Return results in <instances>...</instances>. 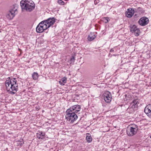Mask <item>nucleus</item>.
Returning a JSON list of instances; mask_svg holds the SVG:
<instances>
[{
  "instance_id": "obj_1",
  "label": "nucleus",
  "mask_w": 151,
  "mask_h": 151,
  "mask_svg": "<svg viewBox=\"0 0 151 151\" xmlns=\"http://www.w3.org/2000/svg\"><path fill=\"white\" fill-rule=\"evenodd\" d=\"M6 86L7 89L9 88L8 91L12 94H15L18 91V84L15 78H12L9 77L5 81Z\"/></svg>"
},
{
  "instance_id": "obj_2",
  "label": "nucleus",
  "mask_w": 151,
  "mask_h": 151,
  "mask_svg": "<svg viewBox=\"0 0 151 151\" xmlns=\"http://www.w3.org/2000/svg\"><path fill=\"white\" fill-rule=\"evenodd\" d=\"M20 5L22 10H25L28 12L32 11L35 8V4L31 0H22Z\"/></svg>"
},
{
  "instance_id": "obj_3",
  "label": "nucleus",
  "mask_w": 151,
  "mask_h": 151,
  "mask_svg": "<svg viewBox=\"0 0 151 151\" xmlns=\"http://www.w3.org/2000/svg\"><path fill=\"white\" fill-rule=\"evenodd\" d=\"M138 130V126L135 124L129 125L127 128V133L128 135L132 136L136 134Z\"/></svg>"
},
{
  "instance_id": "obj_4",
  "label": "nucleus",
  "mask_w": 151,
  "mask_h": 151,
  "mask_svg": "<svg viewBox=\"0 0 151 151\" xmlns=\"http://www.w3.org/2000/svg\"><path fill=\"white\" fill-rule=\"evenodd\" d=\"M66 119L70 123H73L74 121L76 120L78 118V116L75 112L68 111L67 110L66 111Z\"/></svg>"
},
{
  "instance_id": "obj_5",
  "label": "nucleus",
  "mask_w": 151,
  "mask_h": 151,
  "mask_svg": "<svg viewBox=\"0 0 151 151\" xmlns=\"http://www.w3.org/2000/svg\"><path fill=\"white\" fill-rule=\"evenodd\" d=\"M139 104V103L137 100H133L127 109V112L129 113L134 112V111L137 110Z\"/></svg>"
},
{
  "instance_id": "obj_6",
  "label": "nucleus",
  "mask_w": 151,
  "mask_h": 151,
  "mask_svg": "<svg viewBox=\"0 0 151 151\" xmlns=\"http://www.w3.org/2000/svg\"><path fill=\"white\" fill-rule=\"evenodd\" d=\"M56 20L57 19L54 17H52L48 18L46 20H43V21H45V29H47L53 25Z\"/></svg>"
},
{
  "instance_id": "obj_7",
  "label": "nucleus",
  "mask_w": 151,
  "mask_h": 151,
  "mask_svg": "<svg viewBox=\"0 0 151 151\" xmlns=\"http://www.w3.org/2000/svg\"><path fill=\"white\" fill-rule=\"evenodd\" d=\"M45 21H43L40 22L36 28V31L37 33H41L44 31L45 29Z\"/></svg>"
},
{
  "instance_id": "obj_8",
  "label": "nucleus",
  "mask_w": 151,
  "mask_h": 151,
  "mask_svg": "<svg viewBox=\"0 0 151 151\" xmlns=\"http://www.w3.org/2000/svg\"><path fill=\"white\" fill-rule=\"evenodd\" d=\"M129 27L130 32L132 33L134 32L136 36H138L139 35L140 30L137 28L136 25L131 24L129 26Z\"/></svg>"
},
{
  "instance_id": "obj_9",
  "label": "nucleus",
  "mask_w": 151,
  "mask_h": 151,
  "mask_svg": "<svg viewBox=\"0 0 151 151\" xmlns=\"http://www.w3.org/2000/svg\"><path fill=\"white\" fill-rule=\"evenodd\" d=\"M81 106L80 105H75L67 109V111L69 112H73L75 113H78L80 111L81 109Z\"/></svg>"
},
{
  "instance_id": "obj_10",
  "label": "nucleus",
  "mask_w": 151,
  "mask_h": 151,
  "mask_svg": "<svg viewBox=\"0 0 151 151\" xmlns=\"http://www.w3.org/2000/svg\"><path fill=\"white\" fill-rule=\"evenodd\" d=\"M104 99L107 103H110L111 100V93L107 91L105 92L103 95Z\"/></svg>"
},
{
  "instance_id": "obj_11",
  "label": "nucleus",
  "mask_w": 151,
  "mask_h": 151,
  "mask_svg": "<svg viewBox=\"0 0 151 151\" xmlns=\"http://www.w3.org/2000/svg\"><path fill=\"white\" fill-rule=\"evenodd\" d=\"M17 11V9L14 7L13 9H11L6 15V17L9 19H12L14 17L15 13Z\"/></svg>"
},
{
  "instance_id": "obj_12",
  "label": "nucleus",
  "mask_w": 151,
  "mask_h": 151,
  "mask_svg": "<svg viewBox=\"0 0 151 151\" xmlns=\"http://www.w3.org/2000/svg\"><path fill=\"white\" fill-rule=\"evenodd\" d=\"M149 19L146 17H141L138 21L139 24L142 26H144L147 25L149 23Z\"/></svg>"
},
{
  "instance_id": "obj_13",
  "label": "nucleus",
  "mask_w": 151,
  "mask_h": 151,
  "mask_svg": "<svg viewBox=\"0 0 151 151\" xmlns=\"http://www.w3.org/2000/svg\"><path fill=\"white\" fill-rule=\"evenodd\" d=\"M135 12V9L133 8H129L127 9V12L126 13V16L129 18H130L133 15Z\"/></svg>"
},
{
  "instance_id": "obj_14",
  "label": "nucleus",
  "mask_w": 151,
  "mask_h": 151,
  "mask_svg": "<svg viewBox=\"0 0 151 151\" xmlns=\"http://www.w3.org/2000/svg\"><path fill=\"white\" fill-rule=\"evenodd\" d=\"M45 133L41 131H39L37 134V137L39 139H43L45 137Z\"/></svg>"
},
{
  "instance_id": "obj_15",
  "label": "nucleus",
  "mask_w": 151,
  "mask_h": 151,
  "mask_svg": "<svg viewBox=\"0 0 151 151\" xmlns=\"http://www.w3.org/2000/svg\"><path fill=\"white\" fill-rule=\"evenodd\" d=\"M96 37V36L93 33H91L88 35V40L89 41H91L95 38Z\"/></svg>"
},
{
  "instance_id": "obj_16",
  "label": "nucleus",
  "mask_w": 151,
  "mask_h": 151,
  "mask_svg": "<svg viewBox=\"0 0 151 151\" xmlns=\"http://www.w3.org/2000/svg\"><path fill=\"white\" fill-rule=\"evenodd\" d=\"M67 82V78L64 77L60 81H59V83L61 85L63 86L65 85V83H66Z\"/></svg>"
},
{
  "instance_id": "obj_17",
  "label": "nucleus",
  "mask_w": 151,
  "mask_h": 151,
  "mask_svg": "<svg viewBox=\"0 0 151 151\" xmlns=\"http://www.w3.org/2000/svg\"><path fill=\"white\" fill-rule=\"evenodd\" d=\"M135 12H137L139 14L143 13L144 12V10L140 7H138L137 9H135Z\"/></svg>"
},
{
  "instance_id": "obj_18",
  "label": "nucleus",
  "mask_w": 151,
  "mask_h": 151,
  "mask_svg": "<svg viewBox=\"0 0 151 151\" xmlns=\"http://www.w3.org/2000/svg\"><path fill=\"white\" fill-rule=\"evenodd\" d=\"M86 140L88 143L91 142L92 140V139L90 134L89 133L87 134L86 137Z\"/></svg>"
},
{
  "instance_id": "obj_19",
  "label": "nucleus",
  "mask_w": 151,
  "mask_h": 151,
  "mask_svg": "<svg viewBox=\"0 0 151 151\" xmlns=\"http://www.w3.org/2000/svg\"><path fill=\"white\" fill-rule=\"evenodd\" d=\"M32 77L34 80H37L38 78V73L37 72H34L32 75Z\"/></svg>"
},
{
  "instance_id": "obj_20",
  "label": "nucleus",
  "mask_w": 151,
  "mask_h": 151,
  "mask_svg": "<svg viewBox=\"0 0 151 151\" xmlns=\"http://www.w3.org/2000/svg\"><path fill=\"white\" fill-rule=\"evenodd\" d=\"M75 59V57L74 56H72L71 58L70 59V64H73Z\"/></svg>"
},
{
  "instance_id": "obj_21",
  "label": "nucleus",
  "mask_w": 151,
  "mask_h": 151,
  "mask_svg": "<svg viewBox=\"0 0 151 151\" xmlns=\"http://www.w3.org/2000/svg\"><path fill=\"white\" fill-rule=\"evenodd\" d=\"M110 19L108 17H105L103 18L102 21L104 23H106L109 22Z\"/></svg>"
},
{
  "instance_id": "obj_22",
  "label": "nucleus",
  "mask_w": 151,
  "mask_h": 151,
  "mask_svg": "<svg viewBox=\"0 0 151 151\" xmlns=\"http://www.w3.org/2000/svg\"><path fill=\"white\" fill-rule=\"evenodd\" d=\"M144 111L146 114H148L150 113L151 112V110L148 108L146 109L145 108L144 110Z\"/></svg>"
},
{
  "instance_id": "obj_23",
  "label": "nucleus",
  "mask_w": 151,
  "mask_h": 151,
  "mask_svg": "<svg viewBox=\"0 0 151 151\" xmlns=\"http://www.w3.org/2000/svg\"><path fill=\"white\" fill-rule=\"evenodd\" d=\"M24 142L22 140V141H18L17 142V144L18 146L20 147H21L24 144Z\"/></svg>"
},
{
  "instance_id": "obj_24",
  "label": "nucleus",
  "mask_w": 151,
  "mask_h": 151,
  "mask_svg": "<svg viewBox=\"0 0 151 151\" xmlns=\"http://www.w3.org/2000/svg\"><path fill=\"white\" fill-rule=\"evenodd\" d=\"M57 2L60 5H63L64 4V2L62 0H58Z\"/></svg>"
},
{
  "instance_id": "obj_25",
  "label": "nucleus",
  "mask_w": 151,
  "mask_h": 151,
  "mask_svg": "<svg viewBox=\"0 0 151 151\" xmlns=\"http://www.w3.org/2000/svg\"><path fill=\"white\" fill-rule=\"evenodd\" d=\"M134 17H135V18H137V17H138V15L137 14H135L134 15Z\"/></svg>"
},
{
  "instance_id": "obj_26",
  "label": "nucleus",
  "mask_w": 151,
  "mask_h": 151,
  "mask_svg": "<svg viewBox=\"0 0 151 151\" xmlns=\"http://www.w3.org/2000/svg\"><path fill=\"white\" fill-rule=\"evenodd\" d=\"M114 50L112 49H111L110 50V52H114Z\"/></svg>"
},
{
  "instance_id": "obj_27",
  "label": "nucleus",
  "mask_w": 151,
  "mask_h": 151,
  "mask_svg": "<svg viewBox=\"0 0 151 151\" xmlns=\"http://www.w3.org/2000/svg\"><path fill=\"white\" fill-rule=\"evenodd\" d=\"M125 96L126 98V97L127 96V94H125Z\"/></svg>"
},
{
  "instance_id": "obj_28",
  "label": "nucleus",
  "mask_w": 151,
  "mask_h": 151,
  "mask_svg": "<svg viewBox=\"0 0 151 151\" xmlns=\"http://www.w3.org/2000/svg\"><path fill=\"white\" fill-rule=\"evenodd\" d=\"M19 50H20V51H21V50L20 49H19Z\"/></svg>"
},
{
  "instance_id": "obj_29",
  "label": "nucleus",
  "mask_w": 151,
  "mask_h": 151,
  "mask_svg": "<svg viewBox=\"0 0 151 151\" xmlns=\"http://www.w3.org/2000/svg\"><path fill=\"white\" fill-rule=\"evenodd\" d=\"M126 99L127 100H128V99Z\"/></svg>"
},
{
  "instance_id": "obj_30",
  "label": "nucleus",
  "mask_w": 151,
  "mask_h": 151,
  "mask_svg": "<svg viewBox=\"0 0 151 151\" xmlns=\"http://www.w3.org/2000/svg\"><path fill=\"white\" fill-rule=\"evenodd\" d=\"M150 114H151V112H150Z\"/></svg>"
}]
</instances>
